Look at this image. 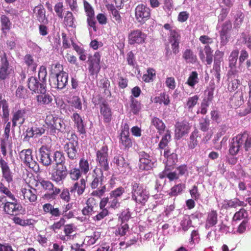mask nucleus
<instances>
[{
  "label": "nucleus",
  "instance_id": "f257e3e1",
  "mask_svg": "<svg viewBox=\"0 0 251 251\" xmlns=\"http://www.w3.org/2000/svg\"><path fill=\"white\" fill-rule=\"evenodd\" d=\"M102 171L96 168L91 174V178L89 182L91 188L94 190L90 194L91 196L100 198L106 191V186L102 183Z\"/></svg>",
  "mask_w": 251,
  "mask_h": 251
},
{
  "label": "nucleus",
  "instance_id": "f03ea898",
  "mask_svg": "<svg viewBox=\"0 0 251 251\" xmlns=\"http://www.w3.org/2000/svg\"><path fill=\"white\" fill-rule=\"evenodd\" d=\"M63 149L69 159L71 161L69 164L70 168L71 166H73V162L76 163L79 155L78 137L74 133L71 134L68 141L64 144Z\"/></svg>",
  "mask_w": 251,
  "mask_h": 251
},
{
  "label": "nucleus",
  "instance_id": "7ed1b4c3",
  "mask_svg": "<svg viewBox=\"0 0 251 251\" xmlns=\"http://www.w3.org/2000/svg\"><path fill=\"white\" fill-rule=\"evenodd\" d=\"M12 201H8L6 196H0V209H2L3 213L9 216H17L20 214L23 209L22 205L18 202V200L15 197V199H11Z\"/></svg>",
  "mask_w": 251,
  "mask_h": 251
},
{
  "label": "nucleus",
  "instance_id": "20e7f679",
  "mask_svg": "<svg viewBox=\"0 0 251 251\" xmlns=\"http://www.w3.org/2000/svg\"><path fill=\"white\" fill-rule=\"evenodd\" d=\"M131 198L136 203L145 205L149 198L146 190L139 182L133 181L131 183Z\"/></svg>",
  "mask_w": 251,
  "mask_h": 251
},
{
  "label": "nucleus",
  "instance_id": "39448f33",
  "mask_svg": "<svg viewBox=\"0 0 251 251\" xmlns=\"http://www.w3.org/2000/svg\"><path fill=\"white\" fill-rule=\"evenodd\" d=\"M108 151V147L104 145L96 152V161L101 171H107L109 169Z\"/></svg>",
  "mask_w": 251,
  "mask_h": 251
},
{
  "label": "nucleus",
  "instance_id": "423d86ee",
  "mask_svg": "<svg viewBox=\"0 0 251 251\" xmlns=\"http://www.w3.org/2000/svg\"><path fill=\"white\" fill-rule=\"evenodd\" d=\"M19 157L26 166L34 171L39 170V165L33 158L32 150L28 149L22 150L19 152Z\"/></svg>",
  "mask_w": 251,
  "mask_h": 251
},
{
  "label": "nucleus",
  "instance_id": "0eeeda50",
  "mask_svg": "<svg viewBox=\"0 0 251 251\" xmlns=\"http://www.w3.org/2000/svg\"><path fill=\"white\" fill-rule=\"evenodd\" d=\"M72 207V203H68L65 205L63 212H62L59 207H55L50 203H46L43 205V210L45 214H50L51 217H53L55 219L71 209Z\"/></svg>",
  "mask_w": 251,
  "mask_h": 251
},
{
  "label": "nucleus",
  "instance_id": "6e6552de",
  "mask_svg": "<svg viewBox=\"0 0 251 251\" xmlns=\"http://www.w3.org/2000/svg\"><path fill=\"white\" fill-rule=\"evenodd\" d=\"M39 183L42 188L48 193L44 195L45 198L47 199H54L61 192L60 189L55 187L50 180L42 179L39 180Z\"/></svg>",
  "mask_w": 251,
  "mask_h": 251
},
{
  "label": "nucleus",
  "instance_id": "1a4fd4ad",
  "mask_svg": "<svg viewBox=\"0 0 251 251\" xmlns=\"http://www.w3.org/2000/svg\"><path fill=\"white\" fill-rule=\"evenodd\" d=\"M139 167L140 170L149 171L153 167L154 159L149 153L145 151H141L139 152Z\"/></svg>",
  "mask_w": 251,
  "mask_h": 251
},
{
  "label": "nucleus",
  "instance_id": "9d476101",
  "mask_svg": "<svg viewBox=\"0 0 251 251\" xmlns=\"http://www.w3.org/2000/svg\"><path fill=\"white\" fill-rule=\"evenodd\" d=\"M67 169L66 166H53L51 173V179L56 183H63L67 176Z\"/></svg>",
  "mask_w": 251,
  "mask_h": 251
},
{
  "label": "nucleus",
  "instance_id": "9b49d317",
  "mask_svg": "<svg viewBox=\"0 0 251 251\" xmlns=\"http://www.w3.org/2000/svg\"><path fill=\"white\" fill-rule=\"evenodd\" d=\"M135 18L138 23L144 24L151 17L149 7L143 4H138L135 9Z\"/></svg>",
  "mask_w": 251,
  "mask_h": 251
},
{
  "label": "nucleus",
  "instance_id": "f8f14e48",
  "mask_svg": "<svg viewBox=\"0 0 251 251\" xmlns=\"http://www.w3.org/2000/svg\"><path fill=\"white\" fill-rule=\"evenodd\" d=\"M147 35L140 29H135L130 31L128 36V44H143L146 42Z\"/></svg>",
  "mask_w": 251,
  "mask_h": 251
},
{
  "label": "nucleus",
  "instance_id": "ddd939ff",
  "mask_svg": "<svg viewBox=\"0 0 251 251\" xmlns=\"http://www.w3.org/2000/svg\"><path fill=\"white\" fill-rule=\"evenodd\" d=\"M86 205L82 209V214L84 216H90L98 212L99 204L94 197L88 198L85 202Z\"/></svg>",
  "mask_w": 251,
  "mask_h": 251
},
{
  "label": "nucleus",
  "instance_id": "4468645a",
  "mask_svg": "<svg viewBox=\"0 0 251 251\" xmlns=\"http://www.w3.org/2000/svg\"><path fill=\"white\" fill-rule=\"evenodd\" d=\"M101 55L99 52H96L93 56L89 58V71L91 75L98 74L100 70Z\"/></svg>",
  "mask_w": 251,
  "mask_h": 251
},
{
  "label": "nucleus",
  "instance_id": "2eb2a0df",
  "mask_svg": "<svg viewBox=\"0 0 251 251\" xmlns=\"http://www.w3.org/2000/svg\"><path fill=\"white\" fill-rule=\"evenodd\" d=\"M232 29V25L230 20L226 21L222 25L220 31L221 43L223 45H226L230 38V32Z\"/></svg>",
  "mask_w": 251,
  "mask_h": 251
},
{
  "label": "nucleus",
  "instance_id": "dca6fc26",
  "mask_svg": "<svg viewBox=\"0 0 251 251\" xmlns=\"http://www.w3.org/2000/svg\"><path fill=\"white\" fill-rule=\"evenodd\" d=\"M12 70L6 55L4 53L3 56L0 57V79L4 80L8 78Z\"/></svg>",
  "mask_w": 251,
  "mask_h": 251
},
{
  "label": "nucleus",
  "instance_id": "f3484780",
  "mask_svg": "<svg viewBox=\"0 0 251 251\" xmlns=\"http://www.w3.org/2000/svg\"><path fill=\"white\" fill-rule=\"evenodd\" d=\"M239 50L235 49L233 50L228 57V67L229 68L227 72V75H236L238 71L236 69L237 61L239 55Z\"/></svg>",
  "mask_w": 251,
  "mask_h": 251
},
{
  "label": "nucleus",
  "instance_id": "a211bd4d",
  "mask_svg": "<svg viewBox=\"0 0 251 251\" xmlns=\"http://www.w3.org/2000/svg\"><path fill=\"white\" fill-rule=\"evenodd\" d=\"M27 86L28 88L35 93L39 92L45 91L46 88V83L45 82H39L38 79L33 76H31L28 79Z\"/></svg>",
  "mask_w": 251,
  "mask_h": 251
},
{
  "label": "nucleus",
  "instance_id": "6ab92c4d",
  "mask_svg": "<svg viewBox=\"0 0 251 251\" xmlns=\"http://www.w3.org/2000/svg\"><path fill=\"white\" fill-rule=\"evenodd\" d=\"M199 55L202 62H206L207 65H210L213 62V50L209 45L205 46L204 49H199Z\"/></svg>",
  "mask_w": 251,
  "mask_h": 251
},
{
  "label": "nucleus",
  "instance_id": "aec40b11",
  "mask_svg": "<svg viewBox=\"0 0 251 251\" xmlns=\"http://www.w3.org/2000/svg\"><path fill=\"white\" fill-rule=\"evenodd\" d=\"M45 91L39 92L35 97V100L38 105L40 106H47L50 105L53 101V98L52 95L47 93L46 88L45 89Z\"/></svg>",
  "mask_w": 251,
  "mask_h": 251
},
{
  "label": "nucleus",
  "instance_id": "412c9836",
  "mask_svg": "<svg viewBox=\"0 0 251 251\" xmlns=\"http://www.w3.org/2000/svg\"><path fill=\"white\" fill-rule=\"evenodd\" d=\"M40 162L45 166H49L52 163L50 150L46 146H42L39 150Z\"/></svg>",
  "mask_w": 251,
  "mask_h": 251
},
{
  "label": "nucleus",
  "instance_id": "4be33fe9",
  "mask_svg": "<svg viewBox=\"0 0 251 251\" xmlns=\"http://www.w3.org/2000/svg\"><path fill=\"white\" fill-rule=\"evenodd\" d=\"M26 110L25 109H20L12 112V118L11 119L12 126L15 127L17 124L22 126L25 122V114Z\"/></svg>",
  "mask_w": 251,
  "mask_h": 251
},
{
  "label": "nucleus",
  "instance_id": "5701e85b",
  "mask_svg": "<svg viewBox=\"0 0 251 251\" xmlns=\"http://www.w3.org/2000/svg\"><path fill=\"white\" fill-rule=\"evenodd\" d=\"M191 126L186 121L177 122L176 125L175 134L178 138H180L189 132Z\"/></svg>",
  "mask_w": 251,
  "mask_h": 251
},
{
  "label": "nucleus",
  "instance_id": "b1692460",
  "mask_svg": "<svg viewBox=\"0 0 251 251\" xmlns=\"http://www.w3.org/2000/svg\"><path fill=\"white\" fill-rule=\"evenodd\" d=\"M112 162L118 170L119 173L124 174L126 173L128 164L123 155L120 154L116 155L113 159Z\"/></svg>",
  "mask_w": 251,
  "mask_h": 251
},
{
  "label": "nucleus",
  "instance_id": "393cba45",
  "mask_svg": "<svg viewBox=\"0 0 251 251\" xmlns=\"http://www.w3.org/2000/svg\"><path fill=\"white\" fill-rule=\"evenodd\" d=\"M0 167L1 169L2 176L8 182L13 181L12 173L8 164L2 157L0 158Z\"/></svg>",
  "mask_w": 251,
  "mask_h": 251
},
{
  "label": "nucleus",
  "instance_id": "a878e982",
  "mask_svg": "<svg viewBox=\"0 0 251 251\" xmlns=\"http://www.w3.org/2000/svg\"><path fill=\"white\" fill-rule=\"evenodd\" d=\"M163 27L170 32L169 41L170 43L180 42L181 36L176 28L171 24L167 23L164 25Z\"/></svg>",
  "mask_w": 251,
  "mask_h": 251
},
{
  "label": "nucleus",
  "instance_id": "bb28decb",
  "mask_svg": "<svg viewBox=\"0 0 251 251\" xmlns=\"http://www.w3.org/2000/svg\"><path fill=\"white\" fill-rule=\"evenodd\" d=\"M74 122V127L77 128L80 134H85L86 130L83 121L80 115L76 112H74L71 117Z\"/></svg>",
  "mask_w": 251,
  "mask_h": 251
},
{
  "label": "nucleus",
  "instance_id": "cd10ccee",
  "mask_svg": "<svg viewBox=\"0 0 251 251\" xmlns=\"http://www.w3.org/2000/svg\"><path fill=\"white\" fill-rule=\"evenodd\" d=\"M86 181L83 178L80 179L79 181L75 182L70 188V192L73 194L76 192L78 196L82 195L86 189Z\"/></svg>",
  "mask_w": 251,
  "mask_h": 251
},
{
  "label": "nucleus",
  "instance_id": "c85d7f7f",
  "mask_svg": "<svg viewBox=\"0 0 251 251\" xmlns=\"http://www.w3.org/2000/svg\"><path fill=\"white\" fill-rule=\"evenodd\" d=\"M21 192L24 197V200H27L32 203L36 201L37 195L36 189L32 187H31L30 189L23 188L21 189Z\"/></svg>",
  "mask_w": 251,
  "mask_h": 251
},
{
  "label": "nucleus",
  "instance_id": "c756f323",
  "mask_svg": "<svg viewBox=\"0 0 251 251\" xmlns=\"http://www.w3.org/2000/svg\"><path fill=\"white\" fill-rule=\"evenodd\" d=\"M101 205H106L108 204L109 208L114 209L118 208L120 206V203L119 199L109 195V196L104 197L100 200Z\"/></svg>",
  "mask_w": 251,
  "mask_h": 251
},
{
  "label": "nucleus",
  "instance_id": "7c9ffc66",
  "mask_svg": "<svg viewBox=\"0 0 251 251\" xmlns=\"http://www.w3.org/2000/svg\"><path fill=\"white\" fill-rule=\"evenodd\" d=\"M100 113L105 123L109 124L112 120V112L108 105L102 102L100 105Z\"/></svg>",
  "mask_w": 251,
  "mask_h": 251
},
{
  "label": "nucleus",
  "instance_id": "2f4dec72",
  "mask_svg": "<svg viewBox=\"0 0 251 251\" xmlns=\"http://www.w3.org/2000/svg\"><path fill=\"white\" fill-rule=\"evenodd\" d=\"M240 137L238 134L235 137L232 139V141L229 146V153L234 156L238 153L242 144L239 139Z\"/></svg>",
  "mask_w": 251,
  "mask_h": 251
},
{
  "label": "nucleus",
  "instance_id": "473e14b6",
  "mask_svg": "<svg viewBox=\"0 0 251 251\" xmlns=\"http://www.w3.org/2000/svg\"><path fill=\"white\" fill-rule=\"evenodd\" d=\"M218 223V214L216 210H212L208 212L206 219L205 227L209 229L215 226Z\"/></svg>",
  "mask_w": 251,
  "mask_h": 251
},
{
  "label": "nucleus",
  "instance_id": "72a5a7b5",
  "mask_svg": "<svg viewBox=\"0 0 251 251\" xmlns=\"http://www.w3.org/2000/svg\"><path fill=\"white\" fill-rule=\"evenodd\" d=\"M68 77L67 73H62L55 76L56 83H54V87L59 89L64 88L68 83Z\"/></svg>",
  "mask_w": 251,
  "mask_h": 251
},
{
  "label": "nucleus",
  "instance_id": "f704fd0d",
  "mask_svg": "<svg viewBox=\"0 0 251 251\" xmlns=\"http://www.w3.org/2000/svg\"><path fill=\"white\" fill-rule=\"evenodd\" d=\"M119 144L120 149L125 151H128L132 147V141L129 135L120 134Z\"/></svg>",
  "mask_w": 251,
  "mask_h": 251
},
{
  "label": "nucleus",
  "instance_id": "c9c22d12",
  "mask_svg": "<svg viewBox=\"0 0 251 251\" xmlns=\"http://www.w3.org/2000/svg\"><path fill=\"white\" fill-rule=\"evenodd\" d=\"M247 205V203H245L243 201H240L238 198H235L225 201L223 207L226 209H228L231 208H235L238 206L245 207Z\"/></svg>",
  "mask_w": 251,
  "mask_h": 251
},
{
  "label": "nucleus",
  "instance_id": "e433bc0d",
  "mask_svg": "<svg viewBox=\"0 0 251 251\" xmlns=\"http://www.w3.org/2000/svg\"><path fill=\"white\" fill-rule=\"evenodd\" d=\"M182 58L188 64H195L198 61L197 55L190 49H186L183 52Z\"/></svg>",
  "mask_w": 251,
  "mask_h": 251
},
{
  "label": "nucleus",
  "instance_id": "4c0bfd02",
  "mask_svg": "<svg viewBox=\"0 0 251 251\" xmlns=\"http://www.w3.org/2000/svg\"><path fill=\"white\" fill-rule=\"evenodd\" d=\"M239 136L242 145H244L245 150L246 151H249L251 148V134H249L248 132L244 131L243 133L239 134Z\"/></svg>",
  "mask_w": 251,
  "mask_h": 251
},
{
  "label": "nucleus",
  "instance_id": "58836bf2",
  "mask_svg": "<svg viewBox=\"0 0 251 251\" xmlns=\"http://www.w3.org/2000/svg\"><path fill=\"white\" fill-rule=\"evenodd\" d=\"M2 108V118L4 122H7L9 120V109L8 102L0 94V109Z\"/></svg>",
  "mask_w": 251,
  "mask_h": 251
},
{
  "label": "nucleus",
  "instance_id": "ea45409f",
  "mask_svg": "<svg viewBox=\"0 0 251 251\" xmlns=\"http://www.w3.org/2000/svg\"><path fill=\"white\" fill-rule=\"evenodd\" d=\"M224 53L221 51L217 50L215 52L216 57L214 60V64L213 67V70L215 72H221V65L223 61V57Z\"/></svg>",
  "mask_w": 251,
  "mask_h": 251
},
{
  "label": "nucleus",
  "instance_id": "a19ab883",
  "mask_svg": "<svg viewBox=\"0 0 251 251\" xmlns=\"http://www.w3.org/2000/svg\"><path fill=\"white\" fill-rule=\"evenodd\" d=\"M234 75H227L228 84L227 89L229 92H234L236 91L241 85L240 80L234 78Z\"/></svg>",
  "mask_w": 251,
  "mask_h": 251
},
{
  "label": "nucleus",
  "instance_id": "79ce46f5",
  "mask_svg": "<svg viewBox=\"0 0 251 251\" xmlns=\"http://www.w3.org/2000/svg\"><path fill=\"white\" fill-rule=\"evenodd\" d=\"M129 99L131 112L134 115L138 114L142 108L141 103L132 96H130Z\"/></svg>",
  "mask_w": 251,
  "mask_h": 251
},
{
  "label": "nucleus",
  "instance_id": "37998d69",
  "mask_svg": "<svg viewBox=\"0 0 251 251\" xmlns=\"http://www.w3.org/2000/svg\"><path fill=\"white\" fill-rule=\"evenodd\" d=\"M79 169L83 175H86L91 170L92 167L91 163L87 159L81 158L79 161Z\"/></svg>",
  "mask_w": 251,
  "mask_h": 251
},
{
  "label": "nucleus",
  "instance_id": "c03bdc74",
  "mask_svg": "<svg viewBox=\"0 0 251 251\" xmlns=\"http://www.w3.org/2000/svg\"><path fill=\"white\" fill-rule=\"evenodd\" d=\"M105 205L101 206V201H100L99 208H100V211L92 218L94 221H100L109 215V212L107 208H105Z\"/></svg>",
  "mask_w": 251,
  "mask_h": 251
},
{
  "label": "nucleus",
  "instance_id": "a18cd8bd",
  "mask_svg": "<svg viewBox=\"0 0 251 251\" xmlns=\"http://www.w3.org/2000/svg\"><path fill=\"white\" fill-rule=\"evenodd\" d=\"M242 92H236L231 99V102L235 107H239L243 103Z\"/></svg>",
  "mask_w": 251,
  "mask_h": 251
},
{
  "label": "nucleus",
  "instance_id": "49530a36",
  "mask_svg": "<svg viewBox=\"0 0 251 251\" xmlns=\"http://www.w3.org/2000/svg\"><path fill=\"white\" fill-rule=\"evenodd\" d=\"M75 18L73 13L70 11H67L65 13L63 23L66 27H75Z\"/></svg>",
  "mask_w": 251,
  "mask_h": 251
},
{
  "label": "nucleus",
  "instance_id": "de8ad7c7",
  "mask_svg": "<svg viewBox=\"0 0 251 251\" xmlns=\"http://www.w3.org/2000/svg\"><path fill=\"white\" fill-rule=\"evenodd\" d=\"M185 188V185L183 183H179L175 185L170 190L169 195L171 197H176L181 194L184 189Z\"/></svg>",
  "mask_w": 251,
  "mask_h": 251
},
{
  "label": "nucleus",
  "instance_id": "09e8293b",
  "mask_svg": "<svg viewBox=\"0 0 251 251\" xmlns=\"http://www.w3.org/2000/svg\"><path fill=\"white\" fill-rule=\"evenodd\" d=\"M238 112L240 116H245L251 113V95H250L247 103L240 107Z\"/></svg>",
  "mask_w": 251,
  "mask_h": 251
},
{
  "label": "nucleus",
  "instance_id": "8fccbe9b",
  "mask_svg": "<svg viewBox=\"0 0 251 251\" xmlns=\"http://www.w3.org/2000/svg\"><path fill=\"white\" fill-rule=\"evenodd\" d=\"M199 137V131L197 129L193 131L190 136L188 146L190 149H194L198 144L197 138Z\"/></svg>",
  "mask_w": 251,
  "mask_h": 251
},
{
  "label": "nucleus",
  "instance_id": "3c124183",
  "mask_svg": "<svg viewBox=\"0 0 251 251\" xmlns=\"http://www.w3.org/2000/svg\"><path fill=\"white\" fill-rule=\"evenodd\" d=\"M53 160L55 162L54 166H62L65 165V156L64 153L59 151H56L54 152Z\"/></svg>",
  "mask_w": 251,
  "mask_h": 251
},
{
  "label": "nucleus",
  "instance_id": "603ef678",
  "mask_svg": "<svg viewBox=\"0 0 251 251\" xmlns=\"http://www.w3.org/2000/svg\"><path fill=\"white\" fill-rule=\"evenodd\" d=\"M24 61L28 69L35 72L37 66V63L34 61L33 57L30 54H26L24 57Z\"/></svg>",
  "mask_w": 251,
  "mask_h": 251
},
{
  "label": "nucleus",
  "instance_id": "864d4df0",
  "mask_svg": "<svg viewBox=\"0 0 251 251\" xmlns=\"http://www.w3.org/2000/svg\"><path fill=\"white\" fill-rule=\"evenodd\" d=\"M248 211L245 209L242 208L235 212L232 218V221L237 222L243 219L245 220L248 218Z\"/></svg>",
  "mask_w": 251,
  "mask_h": 251
},
{
  "label": "nucleus",
  "instance_id": "5fc2aeb1",
  "mask_svg": "<svg viewBox=\"0 0 251 251\" xmlns=\"http://www.w3.org/2000/svg\"><path fill=\"white\" fill-rule=\"evenodd\" d=\"M70 105L75 109L81 110L82 108L80 98L78 96H74L68 101Z\"/></svg>",
  "mask_w": 251,
  "mask_h": 251
},
{
  "label": "nucleus",
  "instance_id": "6e6d98bb",
  "mask_svg": "<svg viewBox=\"0 0 251 251\" xmlns=\"http://www.w3.org/2000/svg\"><path fill=\"white\" fill-rule=\"evenodd\" d=\"M0 22L3 32L8 31L10 29L12 25L9 19L6 15H2L0 17Z\"/></svg>",
  "mask_w": 251,
  "mask_h": 251
},
{
  "label": "nucleus",
  "instance_id": "4d7b16f0",
  "mask_svg": "<svg viewBox=\"0 0 251 251\" xmlns=\"http://www.w3.org/2000/svg\"><path fill=\"white\" fill-rule=\"evenodd\" d=\"M151 124L157 129L159 134L164 131L166 126L163 122L157 117H153L151 120Z\"/></svg>",
  "mask_w": 251,
  "mask_h": 251
},
{
  "label": "nucleus",
  "instance_id": "13d9d810",
  "mask_svg": "<svg viewBox=\"0 0 251 251\" xmlns=\"http://www.w3.org/2000/svg\"><path fill=\"white\" fill-rule=\"evenodd\" d=\"M199 98V96L198 95H195L192 97H189L185 104V108L189 111H192L193 108L198 103Z\"/></svg>",
  "mask_w": 251,
  "mask_h": 251
},
{
  "label": "nucleus",
  "instance_id": "bf43d9fd",
  "mask_svg": "<svg viewBox=\"0 0 251 251\" xmlns=\"http://www.w3.org/2000/svg\"><path fill=\"white\" fill-rule=\"evenodd\" d=\"M68 174L70 179L73 181L78 180L81 177L82 174H83L80 169L76 167L70 168Z\"/></svg>",
  "mask_w": 251,
  "mask_h": 251
},
{
  "label": "nucleus",
  "instance_id": "052dcab7",
  "mask_svg": "<svg viewBox=\"0 0 251 251\" xmlns=\"http://www.w3.org/2000/svg\"><path fill=\"white\" fill-rule=\"evenodd\" d=\"M154 102L156 103L163 104L165 105H168L170 100L169 99V95L165 93H162L159 94L158 96L155 97L154 98Z\"/></svg>",
  "mask_w": 251,
  "mask_h": 251
},
{
  "label": "nucleus",
  "instance_id": "680f3d73",
  "mask_svg": "<svg viewBox=\"0 0 251 251\" xmlns=\"http://www.w3.org/2000/svg\"><path fill=\"white\" fill-rule=\"evenodd\" d=\"M171 138V131L167 130L165 135L161 138L159 144V149H164L167 146Z\"/></svg>",
  "mask_w": 251,
  "mask_h": 251
},
{
  "label": "nucleus",
  "instance_id": "e2e57ef3",
  "mask_svg": "<svg viewBox=\"0 0 251 251\" xmlns=\"http://www.w3.org/2000/svg\"><path fill=\"white\" fill-rule=\"evenodd\" d=\"M156 72L153 68H148L147 73L143 75L142 79L145 82H152L155 77Z\"/></svg>",
  "mask_w": 251,
  "mask_h": 251
},
{
  "label": "nucleus",
  "instance_id": "0e129e2a",
  "mask_svg": "<svg viewBox=\"0 0 251 251\" xmlns=\"http://www.w3.org/2000/svg\"><path fill=\"white\" fill-rule=\"evenodd\" d=\"M198 82V74L196 71H193L188 77L186 83L189 86L194 88Z\"/></svg>",
  "mask_w": 251,
  "mask_h": 251
},
{
  "label": "nucleus",
  "instance_id": "69168bd1",
  "mask_svg": "<svg viewBox=\"0 0 251 251\" xmlns=\"http://www.w3.org/2000/svg\"><path fill=\"white\" fill-rule=\"evenodd\" d=\"M65 129V125L64 122L61 119L57 117L55 120L54 124L52 126L51 129H56L59 131L63 132Z\"/></svg>",
  "mask_w": 251,
  "mask_h": 251
},
{
  "label": "nucleus",
  "instance_id": "338daca9",
  "mask_svg": "<svg viewBox=\"0 0 251 251\" xmlns=\"http://www.w3.org/2000/svg\"><path fill=\"white\" fill-rule=\"evenodd\" d=\"M244 18L245 15L241 11H238L237 12L234 21L235 27L239 28L241 26Z\"/></svg>",
  "mask_w": 251,
  "mask_h": 251
},
{
  "label": "nucleus",
  "instance_id": "774afa93",
  "mask_svg": "<svg viewBox=\"0 0 251 251\" xmlns=\"http://www.w3.org/2000/svg\"><path fill=\"white\" fill-rule=\"evenodd\" d=\"M189 193L191 198L194 199L196 201H198L201 198V194L199 191L198 186L194 185L189 190Z\"/></svg>",
  "mask_w": 251,
  "mask_h": 251
}]
</instances>
